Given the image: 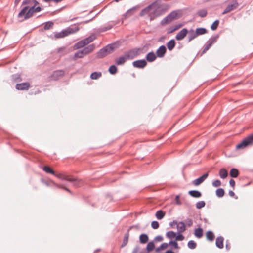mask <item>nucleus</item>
I'll list each match as a JSON object with an SVG mask.
<instances>
[{
    "label": "nucleus",
    "instance_id": "nucleus-32",
    "mask_svg": "<svg viewBox=\"0 0 253 253\" xmlns=\"http://www.w3.org/2000/svg\"><path fill=\"white\" fill-rule=\"evenodd\" d=\"M195 32L196 33V34H197V36H198L199 35H204L206 34V33H207V30L205 28L200 27L196 28L195 30Z\"/></svg>",
    "mask_w": 253,
    "mask_h": 253
},
{
    "label": "nucleus",
    "instance_id": "nucleus-47",
    "mask_svg": "<svg viewBox=\"0 0 253 253\" xmlns=\"http://www.w3.org/2000/svg\"><path fill=\"white\" fill-rule=\"evenodd\" d=\"M219 24V21L218 20H215L211 26V29L214 31L217 29V27Z\"/></svg>",
    "mask_w": 253,
    "mask_h": 253
},
{
    "label": "nucleus",
    "instance_id": "nucleus-28",
    "mask_svg": "<svg viewBox=\"0 0 253 253\" xmlns=\"http://www.w3.org/2000/svg\"><path fill=\"white\" fill-rule=\"evenodd\" d=\"M219 174L222 179H225L228 176V171L225 169L222 168L220 169Z\"/></svg>",
    "mask_w": 253,
    "mask_h": 253
},
{
    "label": "nucleus",
    "instance_id": "nucleus-4",
    "mask_svg": "<svg viewBox=\"0 0 253 253\" xmlns=\"http://www.w3.org/2000/svg\"><path fill=\"white\" fill-rule=\"evenodd\" d=\"M95 49V45L94 44H91L87 46L84 47L81 50L78 51L76 52L73 57V60H76L77 58H82L84 56L88 55L92 52Z\"/></svg>",
    "mask_w": 253,
    "mask_h": 253
},
{
    "label": "nucleus",
    "instance_id": "nucleus-7",
    "mask_svg": "<svg viewBox=\"0 0 253 253\" xmlns=\"http://www.w3.org/2000/svg\"><path fill=\"white\" fill-rule=\"evenodd\" d=\"M218 38L219 35L218 34L211 37L204 45L202 54H203L205 53L210 48L212 45L217 42Z\"/></svg>",
    "mask_w": 253,
    "mask_h": 253
},
{
    "label": "nucleus",
    "instance_id": "nucleus-37",
    "mask_svg": "<svg viewBox=\"0 0 253 253\" xmlns=\"http://www.w3.org/2000/svg\"><path fill=\"white\" fill-rule=\"evenodd\" d=\"M43 170L47 173L55 175V172L49 166H45L43 167Z\"/></svg>",
    "mask_w": 253,
    "mask_h": 253
},
{
    "label": "nucleus",
    "instance_id": "nucleus-38",
    "mask_svg": "<svg viewBox=\"0 0 253 253\" xmlns=\"http://www.w3.org/2000/svg\"><path fill=\"white\" fill-rule=\"evenodd\" d=\"M53 25L54 23L52 21L46 22L44 24V29L45 30H49L53 27Z\"/></svg>",
    "mask_w": 253,
    "mask_h": 253
},
{
    "label": "nucleus",
    "instance_id": "nucleus-19",
    "mask_svg": "<svg viewBox=\"0 0 253 253\" xmlns=\"http://www.w3.org/2000/svg\"><path fill=\"white\" fill-rule=\"evenodd\" d=\"M156 54H155L153 51L149 52L146 56L147 61L150 62L154 61L156 60Z\"/></svg>",
    "mask_w": 253,
    "mask_h": 253
},
{
    "label": "nucleus",
    "instance_id": "nucleus-58",
    "mask_svg": "<svg viewBox=\"0 0 253 253\" xmlns=\"http://www.w3.org/2000/svg\"><path fill=\"white\" fill-rule=\"evenodd\" d=\"M229 184H230V185L233 188V189L235 187V181L233 179H231L229 181Z\"/></svg>",
    "mask_w": 253,
    "mask_h": 253
},
{
    "label": "nucleus",
    "instance_id": "nucleus-29",
    "mask_svg": "<svg viewBox=\"0 0 253 253\" xmlns=\"http://www.w3.org/2000/svg\"><path fill=\"white\" fill-rule=\"evenodd\" d=\"M195 236L198 238H201L203 235V230L201 228H198L195 230Z\"/></svg>",
    "mask_w": 253,
    "mask_h": 253
},
{
    "label": "nucleus",
    "instance_id": "nucleus-41",
    "mask_svg": "<svg viewBox=\"0 0 253 253\" xmlns=\"http://www.w3.org/2000/svg\"><path fill=\"white\" fill-rule=\"evenodd\" d=\"M118 69L114 65L110 66L108 69V71L112 75L115 74L117 72Z\"/></svg>",
    "mask_w": 253,
    "mask_h": 253
},
{
    "label": "nucleus",
    "instance_id": "nucleus-64",
    "mask_svg": "<svg viewBox=\"0 0 253 253\" xmlns=\"http://www.w3.org/2000/svg\"><path fill=\"white\" fill-rule=\"evenodd\" d=\"M182 25L181 24H178V25H175L174 26H173V27L174 28V29L175 30V31L177 30V29H178Z\"/></svg>",
    "mask_w": 253,
    "mask_h": 253
},
{
    "label": "nucleus",
    "instance_id": "nucleus-26",
    "mask_svg": "<svg viewBox=\"0 0 253 253\" xmlns=\"http://www.w3.org/2000/svg\"><path fill=\"white\" fill-rule=\"evenodd\" d=\"M54 175L61 180H64L67 181H71L72 180H73V179L70 178L68 175L63 173H59L57 174L55 173V175Z\"/></svg>",
    "mask_w": 253,
    "mask_h": 253
},
{
    "label": "nucleus",
    "instance_id": "nucleus-21",
    "mask_svg": "<svg viewBox=\"0 0 253 253\" xmlns=\"http://www.w3.org/2000/svg\"><path fill=\"white\" fill-rule=\"evenodd\" d=\"M224 238L222 236H219L216 239L215 244L217 247L219 249L223 248Z\"/></svg>",
    "mask_w": 253,
    "mask_h": 253
},
{
    "label": "nucleus",
    "instance_id": "nucleus-45",
    "mask_svg": "<svg viewBox=\"0 0 253 253\" xmlns=\"http://www.w3.org/2000/svg\"><path fill=\"white\" fill-rule=\"evenodd\" d=\"M11 80L14 82H18L22 80L20 76L18 74L12 75L11 76Z\"/></svg>",
    "mask_w": 253,
    "mask_h": 253
},
{
    "label": "nucleus",
    "instance_id": "nucleus-10",
    "mask_svg": "<svg viewBox=\"0 0 253 253\" xmlns=\"http://www.w3.org/2000/svg\"><path fill=\"white\" fill-rule=\"evenodd\" d=\"M239 6V4L237 0H231L230 3L227 5L222 14H226L232 10L237 9Z\"/></svg>",
    "mask_w": 253,
    "mask_h": 253
},
{
    "label": "nucleus",
    "instance_id": "nucleus-40",
    "mask_svg": "<svg viewBox=\"0 0 253 253\" xmlns=\"http://www.w3.org/2000/svg\"><path fill=\"white\" fill-rule=\"evenodd\" d=\"M94 40V37L92 36H89L87 38H86L84 39H83V41L84 42V43H85V45H87L89 44V43L91 42L93 40Z\"/></svg>",
    "mask_w": 253,
    "mask_h": 253
},
{
    "label": "nucleus",
    "instance_id": "nucleus-30",
    "mask_svg": "<svg viewBox=\"0 0 253 253\" xmlns=\"http://www.w3.org/2000/svg\"><path fill=\"white\" fill-rule=\"evenodd\" d=\"M84 46H85V43L82 40L74 44L73 48L74 49H78L84 47Z\"/></svg>",
    "mask_w": 253,
    "mask_h": 253
},
{
    "label": "nucleus",
    "instance_id": "nucleus-11",
    "mask_svg": "<svg viewBox=\"0 0 253 253\" xmlns=\"http://www.w3.org/2000/svg\"><path fill=\"white\" fill-rule=\"evenodd\" d=\"M65 72L63 70H57L54 71L52 74L51 75V78L52 80L57 81L61 77L64 76Z\"/></svg>",
    "mask_w": 253,
    "mask_h": 253
},
{
    "label": "nucleus",
    "instance_id": "nucleus-52",
    "mask_svg": "<svg viewBox=\"0 0 253 253\" xmlns=\"http://www.w3.org/2000/svg\"><path fill=\"white\" fill-rule=\"evenodd\" d=\"M151 227L154 229H157L159 228V224L158 223V221H153L151 223Z\"/></svg>",
    "mask_w": 253,
    "mask_h": 253
},
{
    "label": "nucleus",
    "instance_id": "nucleus-6",
    "mask_svg": "<svg viewBox=\"0 0 253 253\" xmlns=\"http://www.w3.org/2000/svg\"><path fill=\"white\" fill-rule=\"evenodd\" d=\"M178 11L174 10L171 12L166 17H165L161 21V24L162 25L169 24L173 20L178 19L179 16L178 15Z\"/></svg>",
    "mask_w": 253,
    "mask_h": 253
},
{
    "label": "nucleus",
    "instance_id": "nucleus-36",
    "mask_svg": "<svg viewBox=\"0 0 253 253\" xmlns=\"http://www.w3.org/2000/svg\"><path fill=\"white\" fill-rule=\"evenodd\" d=\"M206 237L209 241H212L215 238V236L212 231H208L206 233Z\"/></svg>",
    "mask_w": 253,
    "mask_h": 253
},
{
    "label": "nucleus",
    "instance_id": "nucleus-61",
    "mask_svg": "<svg viewBox=\"0 0 253 253\" xmlns=\"http://www.w3.org/2000/svg\"><path fill=\"white\" fill-rule=\"evenodd\" d=\"M177 224V222L176 220H173L172 222L169 223V225L171 227L173 228Z\"/></svg>",
    "mask_w": 253,
    "mask_h": 253
},
{
    "label": "nucleus",
    "instance_id": "nucleus-9",
    "mask_svg": "<svg viewBox=\"0 0 253 253\" xmlns=\"http://www.w3.org/2000/svg\"><path fill=\"white\" fill-rule=\"evenodd\" d=\"M142 49L140 48H136L130 49L125 53L127 60L133 59L141 53Z\"/></svg>",
    "mask_w": 253,
    "mask_h": 253
},
{
    "label": "nucleus",
    "instance_id": "nucleus-53",
    "mask_svg": "<svg viewBox=\"0 0 253 253\" xmlns=\"http://www.w3.org/2000/svg\"><path fill=\"white\" fill-rule=\"evenodd\" d=\"M184 239V236L181 234V233L178 232V235L175 237V240L177 241H182Z\"/></svg>",
    "mask_w": 253,
    "mask_h": 253
},
{
    "label": "nucleus",
    "instance_id": "nucleus-51",
    "mask_svg": "<svg viewBox=\"0 0 253 253\" xmlns=\"http://www.w3.org/2000/svg\"><path fill=\"white\" fill-rule=\"evenodd\" d=\"M184 222L189 227L192 226L193 225V221L190 218H187L185 220Z\"/></svg>",
    "mask_w": 253,
    "mask_h": 253
},
{
    "label": "nucleus",
    "instance_id": "nucleus-63",
    "mask_svg": "<svg viewBox=\"0 0 253 253\" xmlns=\"http://www.w3.org/2000/svg\"><path fill=\"white\" fill-rule=\"evenodd\" d=\"M139 250L138 246H136L133 250L132 253H137Z\"/></svg>",
    "mask_w": 253,
    "mask_h": 253
},
{
    "label": "nucleus",
    "instance_id": "nucleus-8",
    "mask_svg": "<svg viewBox=\"0 0 253 253\" xmlns=\"http://www.w3.org/2000/svg\"><path fill=\"white\" fill-rule=\"evenodd\" d=\"M252 144H253V134L244 138L241 143L236 145V148L237 149H243Z\"/></svg>",
    "mask_w": 253,
    "mask_h": 253
},
{
    "label": "nucleus",
    "instance_id": "nucleus-13",
    "mask_svg": "<svg viewBox=\"0 0 253 253\" xmlns=\"http://www.w3.org/2000/svg\"><path fill=\"white\" fill-rule=\"evenodd\" d=\"M209 174L208 173H205L201 176L194 180L192 181V184L195 186H198L203 183L205 180L208 177Z\"/></svg>",
    "mask_w": 253,
    "mask_h": 253
},
{
    "label": "nucleus",
    "instance_id": "nucleus-62",
    "mask_svg": "<svg viewBox=\"0 0 253 253\" xmlns=\"http://www.w3.org/2000/svg\"><path fill=\"white\" fill-rule=\"evenodd\" d=\"M175 30L174 29L173 26H171L168 29V33H172Z\"/></svg>",
    "mask_w": 253,
    "mask_h": 253
},
{
    "label": "nucleus",
    "instance_id": "nucleus-17",
    "mask_svg": "<svg viewBox=\"0 0 253 253\" xmlns=\"http://www.w3.org/2000/svg\"><path fill=\"white\" fill-rule=\"evenodd\" d=\"M131 228L132 227H130L125 233L123 238V243L121 245V248H124L127 245L129 237V231Z\"/></svg>",
    "mask_w": 253,
    "mask_h": 253
},
{
    "label": "nucleus",
    "instance_id": "nucleus-27",
    "mask_svg": "<svg viewBox=\"0 0 253 253\" xmlns=\"http://www.w3.org/2000/svg\"><path fill=\"white\" fill-rule=\"evenodd\" d=\"M175 46V42L174 39H171L167 43L168 49L169 51H171Z\"/></svg>",
    "mask_w": 253,
    "mask_h": 253
},
{
    "label": "nucleus",
    "instance_id": "nucleus-23",
    "mask_svg": "<svg viewBox=\"0 0 253 253\" xmlns=\"http://www.w3.org/2000/svg\"><path fill=\"white\" fill-rule=\"evenodd\" d=\"M176 225L178 232L182 233L186 230L185 224L184 222H179V223H177Z\"/></svg>",
    "mask_w": 253,
    "mask_h": 253
},
{
    "label": "nucleus",
    "instance_id": "nucleus-49",
    "mask_svg": "<svg viewBox=\"0 0 253 253\" xmlns=\"http://www.w3.org/2000/svg\"><path fill=\"white\" fill-rule=\"evenodd\" d=\"M168 247V244L167 243H162L159 247L156 249V252H159L161 250H164Z\"/></svg>",
    "mask_w": 253,
    "mask_h": 253
},
{
    "label": "nucleus",
    "instance_id": "nucleus-1",
    "mask_svg": "<svg viewBox=\"0 0 253 253\" xmlns=\"http://www.w3.org/2000/svg\"><path fill=\"white\" fill-rule=\"evenodd\" d=\"M161 0H155L151 4L143 9L140 11L139 16L143 17L148 14L151 20L154 19V18L159 16L160 14L157 13V9H158L161 7Z\"/></svg>",
    "mask_w": 253,
    "mask_h": 253
},
{
    "label": "nucleus",
    "instance_id": "nucleus-3",
    "mask_svg": "<svg viewBox=\"0 0 253 253\" xmlns=\"http://www.w3.org/2000/svg\"><path fill=\"white\" fill-rule=\"evenodd\" d=\"M79 30L78 27H69L60 32H55L54 39H60L66 37L70 34H74Z\"/></svg>",
    "mask_w": 253,
    "mask_h": 253
},
{
    "label": "nucleus",
    "instance_id": "nucleus-43",
    "mask_svg": "<svg viewBox=\"0 0 253 253\" xmlns=\"http://www.w3.org/2000/svg\"><path fill=\"white\" fill-rule=\"evenodd\" d=\"M166 237L170 239H172L176 237V233L173 231H169L167 232Z\"/></svg>",
    "mask_w": 253,
    "mask_h": 253
},
{
    "label": "nucleus",
    "instance_id": "nucleus-46",
    "mask_svg": "<svg viewBox=\"0 0 253 253\" xmlns=\"http://www.w3.org/2000/svg\"><path fill=\"white\" fill-rule=\"evenodd\" d=\"M197 14L201 17H205L207 15V11L205 9H201L197 12Z\"/></svg>",
    "mask_w": 253,
    "mask_h": 253
},
{
    "label": "nucleus",
    "instance_id": "nucleus-54",
    "mask_svg": "<svg viewBox=\"0 0 253 253\" xmlns=\"http://www.w3.org/2000/svg\"><path fill=\"white\" fill-rule=\"evenodd\" d=\"M55 185H56V187L63 189L65 190L66 191H67V192H69L70 193H71V191H70V190L69 189H68V188L65 187L63 185H58L57 184H55Z\"/></svg>",
    "mask_w": 253,
    "mask_h": 253
},
{
    "label": "nucleus",
    "instance_id": "nucleus-14",
    "mask_svg": "<svg viewBox=\"0 0 253 253\" xmlns=\"http://www.w3.org/2000/svg\"><path fill=\"white\" fill-rule=\"evenodd\" d=\"M167 52V49L165 45L160 46L156 50V54L157 57L159 58L163 57Z\"/></svg>",
    "mask_w": 253,
    "mask_h": 253
},
{
    "label": "nucleus",
    "instance_id": "nucleus-57",
    "mask_svg": "<svg viewBox=\"0 0 253 253\" xmlns=\"http://www.w3.org/2000/svg\"><path fill=\"white\" fill-rule=\"evenodd\" d=\"M154 240L155 241H158V242L162 241L163 240V237L162 236H161V235H158V236H157L155 238Z\"/></svg>",
    "mask_w": 253,
    "mask_h": 253
},
{
    "label": "nucleus",
    "instance_id": "nucleus-5",
    "mask_svg": "<svg viewBox=\"0 0 253 253\" xmlns=\"http://www.w3.org/2000/svg\"><path fill=\"white\" fill-rule=\"evenodd\" d=\"M35 12L33 11V7H30L26 6L23 8L18 15V17L20 18L24 16V19H28L33 16Z\"/></svg>",
    "mask_w": 253,
    "mask_h": 253
},
{
    "label": "nucleus",
    "instance_id": "nucleus-16",
    "mask_svg": "<svg viewBox=\"0 0 253 253\" xmlns=\"http://www.w3.org/2000/svg\"><path fill=\"white\" fill-rule=\"evenodd\" d=\"M30 86L28 82L17 84L16 85V88L19 90H28Z\"/></svg>",
    "mask_w": 253,
    "mask_h": 253
},
{
    "label": "nucleus",
    "instance_id": "nucleus-22",
    "mask_svg": "<svg viewBox=\"0 0 253 253\" xmlns=\"http://www.w3.org/2000/svg\"><path fill=\"white\" fill-rule=\"evenodd\" d=\"M188 194L194 198H200L202 196L201 192L198 190H190L188 192Z\"/></svg>",
    "mask_w": 253,
    "mask_h": 253
},
{
    "label": "nucleus",
    "instance_id": "nucleus-44",
    "mask_svg": "<svg viewBox=\"0 0 253 253\" xmlns=\"http://www.w3.org/2000/svg\"><path fill=\"white\" fill-rule=\"evenodd\" d=\"M155 248V244L153 241L150 242L148 243L146 249L148 252L152 251Z\"/></svg>",
    "mask_w": 253,
    "mask_h": 253
},
{
    "label": "nucleus",
    "instance_id": "nucleus-12",
    "mask_svg": "<svg viewBox=\"0 0 253 253\" xmlns=\"http://www.w3.org/2000/svg\"><path fill=\"white\" fill-rule=\"evenodd\" d=\"M147 64L145 59L137 60L132 62L133 66L137 68H143L146 66Z\"/></svg>",
    "mask_w": 253,
    "mask_h": 253
},
{
    "label": "nucleus",
    "instance_id": "nucleus-39",
    "mask_svg": "<svg viewBox=\"0 0 253 253\" xmlns=\"http://www.w3.org/2000/svg\"><path fill=\"white\" fill-rule=\"evenodd\" d=\"M188 247L190 249H194L196 248L197 244L193 240H190L187 243Z\"/></svg>",
    "mask_w": 253,
    "mask_h": 253
},
{
    "label": "nucleus",
    "instance_id": "nucleus-48",
    "mask_svg": "<svg viewBox=\"0 0 253 253\" xmlns=\"http://www.w3.org/2000/svg\"><path fill=\"white\" fill-rule=\"evenodd\" d=\"M206 205L205 202L204 201H199L196 204V207L198 209H200L205 207Z\"/></svg>",
    "mask_w": 253,
    "mask_h": 253
},
{
    "label": "nucleus",
    "instance_id": "nucleus-18",
    "mask_svg": "<svg viewBox=\"0 0 253 253\" xmlns=\"http://www.w3.org/2000/svg\"><path fill=\"white\" fill-rule=\"evenodd\" d=\"M188 42H189L192 40L196 38L198 36L196 34L195 31H194L193 29H191L188 31Z\"/></svg>",
    "mask_w": 253,
    "mask_h": 253
},
{
    "label": "nucleus",
    "instance_id": "nucleus-34",
    "mask_svg": "<svg viewBox=\"0 0 253 253\" xmlns=\"http://www.w3.org/2000/svg\"><path fill=\"white\" fill-rule=\"evenodd\" d=\"M102 76L100 72H94L90 75V78L93 80H97Z\"/></svg>",
    "mask_w": 253,
    "mask_h": 253
},
{
    "label": "nucleus",
    "instance_id": "nucleus-2",
    "mask_svg": "<svg viewBox=\"0 0 253 253\" xmlns=\"http://www.w3.org/2000/svg\"><path fill=\"white\" fill-rule=\"evenodd\" d=\"M116 43L109 44L100 49L97 53V57L99 59L106 57L108 54L113 53L115 49L118 48Z\"/></svg>",
    "mask_w": 253,
    "mask_h": 253
},
{
    "label": "nucleus",
    "instance_id": "nucleus-42",
    "mask_svg": "<svg viewBox=\"0 0 253 253\" xmlns=\"http://www.w3.org/2000/svg\"><path fill=\"white\" fill-rule=\"evenodd\" d=\"M224 190L223 188H218L216 190V195L218 197H222L224 195Z\"/></svg>",
    "mask_w": 253,
    "mask_h": 253
},
{
    "label": "nucleus",
    "instance_id": "nucleus-24",
    "mask_svg": "<svg viewBox=\"0 0 253 253\" xmlns=\"http://www.w3.org/2000/svg\"><path fill=\"white\" fill-rule=\"evenodd\" d=\"M73 180L71 182H73V185L76 187L81 186L83 184V181L81 179H79L75 178H71Z\"/></svg>",
    "mask_w": 253,
    "mask_h": 253
},
{
    "label": "nucleus",
    "instance_id": "nucleus-15",
    "mask_svg": "<svg viewBox=\"0 0 253 253\" xmlns=\"http://www.w3.org/2000/svg\"><path fill=\"white\" fill-rule=\"evenodd\" d=\"M188 32L186 28H183L180 30L176 35L175 38L177 41H180L183 39Z\"/></svg>",
    "mask_w": 253,
    "mask_h": 253
},
{
    "label": "nucleus",
    "instance_id": "nucleus-60",
    "mask_svg": "<svg viewBox=\"0 0 253 253\" xmlns=\"http://www.w3.org/2000/svg\"><path fill=\"white\" fill-rule=\"evenodd\" d=\"M175 201H176V204L177 205H181V202L179 200V195L176 196V197H175Z\"/></svg>",
    "mask_w": 253,
    "mask_h": 253
},
{
    "label": "nucleus",
    "instance_id": "nucleus-55",
    "mask_svg": "<svg viewBox=\"0 0 253 253\" xmlns=\"http://www.w3.org/2000/svg\"><path fill=\"white\" fill-rule=\"evenodd\" d=\"M36 6L33 5L31 7H33V11L35 13L39 12L41 11L42 8L40 6L35 7Z\"/></svg>",
    "mask_w": 253,
    "mask_h": 253
},
{
    "label": "nucleus",
    "instance_id": "nucleus-35",
    "mask_svg": "<svg viewBox=\"0 0 253 253\" xmlns=\"http://www.w3.org/2000/svg\"><path fill=\"white\" fill-rule=\"evenodd\" d=\"M165 215V212L161 210L158 211L156 212V214H155L156 218L159 220H161L162 218H163Z\"/></svg>",
    "mask_w": 253,
    "mask_h": 253
},
{
    "label": "nucleus",
    "instance_id": "nucleus-25",
    "mask_svg": "<svg viewBox=\"0 0 253 253\" xmlns=\"http://www.w3.org/2000/svg\"><path fill=\"white\" fill-rule=\"evenodd\" d=\"M149 240V237L147 234L143 233L139 236V241L141 244L146 243Z\"/></svg>",
    "mask_w": 253,
    "mask_h": 253
},
{
    "label": "nucleus",
    "instance_id": "nucleus-31",
    "mask_svg": "<svg viewBox=\"0 0 253 253\" xmlns=\"http://www.w3.org/2000/svg\"><path fill=\"white\" fill-rule=\"evenodd\" d=\"M239 174V170L235 168H232L230 171V176L232 178H236Z\"/></svg>",
    "mask_w": 253,
    "mask_h": 253
},
{
    "label": "nucleus",
    "instance_id": "nucleus-59",
    "mask_svg": "<svg viewBox=\"0 0 253 253\" xmlns=\"http://www.w3.org/2000/svg\"><path fill=\"white\" fill-rule=\"evenodd\" d=\"M32 0H24L22 2V5L29 4L31 3Z\"/></svg>",
    "mask_w": 253,
    "mask_h": 253
},
{
    "label": "nucleus",
    "instance_id": "nucleus-50",
    "mask_svg": "<svg viewBox=\"0 0 253 253\" xmlns=\"http://www.w3.org/2000/svg\"><path fill=\"white\" fill-rule=\"evenodd\" d=\"M221 182L218 179H216V180L213 181L212 183V186L215 187H219L221 185Z\"/></svg>",
    "mask_w": 253,
    "mask_h": 253
},
{
    "label": "nucleus",
    "instance_id": "nucleus-56",
    "mask_svg": "<svg viewBox=\"0 0 253 253\" xmlns=\"http://www.w3.org/2000/svg\"><path fill=\"white\" fill-rule=\"evenodd\" d=\"M112 28V26L111 25H108L107 26H105V27H103L101 28V31L102 32H104V31H107L108 30H110Z\"/></svg>",
    "mask_w": 253,
    "mask_h": 253
},
{
    "label": "nucleus",
    "instance_id": "nucleus-33",
    "mask_svg": "<svg viewBox=\"0 0 253 253\" xmlns=\"http://www.w3.org/2000/svg\"><path fill=\"white\" fill-rule=\"evenodd\" d=\"M168 244V246L169 245L171 247V248L173 249H180V247L178 246L177 241L175 240H170V241H169V243Z\"/></svg>",
    "mask_w": 253,
    "mask_h": 253
},
{
    "label": "nucleus",
    "instance_id": "nucleus-20",
    "mask_svg": "<svg viewBox=\"0 0 253 253\" xmlns=\"http://www.w3.org/2000/svg\"><path fill=\"white\" fill-rule=\"evenodd\" d=\"M126 60L127 59L125 54L124 56H120L119 58L116 59L115 63L117 65H123L126 62Z\"/></svg>",
    "mask_w": 253,
    "mask_h": 253
}]
</instances>
